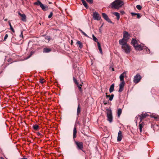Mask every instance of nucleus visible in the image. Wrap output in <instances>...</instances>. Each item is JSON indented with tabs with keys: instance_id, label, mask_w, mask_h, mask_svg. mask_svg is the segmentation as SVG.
Masks as SVG:
<instances>
[{
	"instance_id": "obj_1",
	"label": "nucleus",
	"mask_w": 159,
	"mask_h": 159,
	"mask_svg": "<svg viewBox=\"0 0 159 159\" xmlns=\"http://www.w3.org/2000/svg\"><path fill=\"white\" fill-rule=\"evenodd\" d=\"M77 129L75 127L74 128L73 131V138L75 144L76 146V148L78 150H83V143L82 142L76 141L75 140V138L77 136Z\"/></svg>"
},
{
	"instance_id": "obj_2",
	"label": "nucleus",
	"mask_w": 159,
	"mask_h": 159,
	"mask_svg": "<svg viewBox=\"0 0 159 159\" xmlns=\"http://www.w3.org/2000/svg\"><path fill=\"white\" fill-rule=\"evenodd\" d=\"M124 4L123 2L121 0H116L111 3V8L118 9Z\"/></svg>"
},
{
	"instance_id": "obj_3",
	"label": "nucleus",
	"mask_w": 159,
	"mask_h": 159,
	"mask_svg": "<svg viewBox=\"0 0 159 159\" xmlns=\"http://www.w3.org/2000/svg\"><path fill=\"white\" fill-rule=\"evenodd\" d=\"M135 49L137 50H142L146 49V53H150V50L146 47L143 46L141 45L137 44L134 47Z\"/></svg>"
},
{
	"instance_id": "obj_4",
	"label": "nucleus",
	"mask_w": 159,
	"mask_h": 159,
	"mask_svg": "<svg viewBox=\"0 0 159 159\" xmlns=\"http://www.w3.org/2000/svg\"><path fill=\"white\" fill-rule=\"evenodd\" d=\"M34 5H37L39 6L44 11H47L48 10V8L46 5H44L39 0H38L37 2L34 3Z\"/></svg>"
},
{
	"instance_id": "obj_5",
	"label": "nucleus",
	"mask_w": 159,
	"mask_h": 159,
	"mask_svg": "<svg viewBox=\"0 0 159 159\" xmlns=\"http://www.w3.org/2000/svg\"><path fill=\"white\" fill-rule=\"evenodd\" d=\"M107 120L111 123L112 121L113 117L112 116V111L111 110L108 109H107Z\"/></svg>"
},
{
	"instance_id": "obj_6",
	"label": "nucleus",
	"mask_w": 159,
	"mask_h": 159,
	"mask_svg": "<svg viewBox=\"0 0 159 159\" xmlns=\"http://www.w3.org/2000/svg\"><path fill=\"white\" fill-rule=\"evenodd\" d=\"M121 48L125 53L128 54L130 53V48L128 44L124 46H122Z\"/></svg>"
},
{
	"instance_id": "obj_7",
	"label": "nucleus",
	"mask_w": 159,
	"mask_h": 159,
	"mask_svg": "<svg viewBox=\"0 0 159 159\" xmlns=\"http://www.w3.org/2000/svg\"><path fill=\"white\" fill-rule=\"evenodd\" d=\"M141 79V75L139 74H137L135 75L134 78L133 82L135 84L138 83Z\"/></svg>"
},
{
	"instance_id": "obj_8",
	"label": "nucleus",
	"mask_w": 159,
	"mask_h": 159,
	"mask_svg": "<svg viewBox=\"0 0 159 159\" xmlns=\"http://www.w3.org/2000/svg\"><path fill=\"white\" fill-rule=\"evenodd\" d=\"M93 18L94 20H99L101 18L99 14L96 12H95L93 13Z\"/></svg>"
},
{
	"instance_id": "obj_9",
	"label": "nucleus",
	"mask_w": 159,
	"mask_h": 159,
	"mask_svg": "<svg viewBox=\"0 0 159 159\" xmlns=\"http://www.w3.org/2000/svg\"><path fill=\"white\" fill-rule=\"evenodd\" d=\"M127 39H124L123 38L119 41V43L120 45H122V46H124L125 45L127 44Z\"/></svg>"
},
{
	"instance_id": "obj_10",
	"label": "nucleus",
	"mask_w": 159,
	"mask_h": 159,
	"mask_svg": "<svg viewBox=\"0 0 159 159\" xmlns=\"http://www.w3.org/2000/svg\"><path fill=\"white\" fill-rule=\"evenodd\" d=\"M148 115L147 113H142L140 115H138V116L139 117L140 119V122H142V120L145 117H146Z\"/></svg>"
},
{
	"instance_id": "obj_11",
	"label": "nucleus",
	"mask_w": 159,
	"mask_h": 159,
	"mask_svg": "<svg viewBox=\"0 0 159 159\" xmlns=\"http://www.w3.org/2000/svg\"><path fill=\"white\" fill-rule=\"evenodd\" d=\"M127 71L124 72L120 76V79L121 82H125L124 80V77L126 76Z\"/></svg>"
},
{
	"instance_id": "obj_12",
	"label": "nucleus",
	"mask_w": 159,
	"mask_h": 159,
	"mask_svg": "<svg viewBox=\"0 0 159 159\" xmlns=\"http://www.w3.org/2000/svg\"><path fill=\"white\" fill-rule=\"evenodd\" d=\"M102 15L103 18L108 22L112 23V22L110 19L109 18L107 15L105 13H102Z\"/></svg>"
},
{
	"instance_id": "obj_13",
	"label": "nucleus",
	"mask_w": 159,
	"mask_h": 159,
	"mask_svg": "<svg viewBox=\"0 0 159 159\" xmlns=\"http://www.w3.org/2000/svg\"><path fill=\"white\" fill-rule=\"evenodd\" d=\"M125 84V82L123 81V82H120V85H119L120 88H119V89L118 91L119 92H121L123 91Z\"/></svg>"
},
{
	"instance_id": "obj_14",
	"label": "nucleus",
	"mask_w": 159,
	"mask_h": 159,
	"mask_svg": "<svg viewBox=\"0 0 159 159\" xmlns=\"http://www.w3.org/2000/svg\"><path fill=\"white\" fill-rule=\"evenodd\" d=\"M129 35L128 32L126 31H124L123 32V38L124 39H127V40H128L129 39Z\"/></svg>"
},
{
	"instance_id": "obj_15",
	"label": "nucleus",
	"mask_w": 159,
	"mask_h": 159,
	"mask_svg": "<svg viewBox=\"0 0 159 159\" xmlns=\"http://www.w3.org/2000/svg\"><path fill=\"white\" fill-rule=\"evenodd\" d=\"M18 14L21 17V20L24 22H25L26 20V16L25 14H21L20 12H18Z\"/></svg>"
},
{
	"instance_id": "obj_16",
	"label": "nucleus",
	"mask_w": 159,
	"mask_h": 159,
	"mask_svg": "<svg viewBox=\"0 0 159 159\" xmlns=\"http://www.w3.org/2000/svg\"><path fill=\"white\" fill-rule=\"evenodd\" d=\"M122 138V132L121 131H119L118 133V135L117 137V140L118 141L120 142Z\"/></svg>"
},
{
	"instance_id": "obj_17",
	"label": "nucleus",
	"mask_w": 159,
	"mask_h": 159,
	"mask_svg": "<svg viewBox=\"0 0 159 159\" xmlns=\"http://www.w3.org/2000/svg\"><path fill=\"white\" fill-rule=\"evenodd\" d=\"M131 43L134 47L138 44L137 40L135 39H132Z\"/></svg>"
},
{
	"instance_id": "obj_18",
	"label": "nucleus",
	"mask_w": 159,
	"mask_h": 159,
	"mask_svg": "<svg viewBox=\"0 0 159 159\" xmlns=\"http://www.w3.org/2000/svg\"><path fill=\"white\" fill-rule=\"evenodd\" d=\"M51 51L50 48H44L43 49V52L44 53H48L49 52Z\"/></svg>"
},
{
	"instance_id": "obj_19",
	"label": "nucleus",
	"mask_w": 159,
	"mask_h": 159,
	"mask_svg": "<svg viewBox=\"0 0 159 159\" xmlns=\"http://www.w3.org/2000/svg\"><path fill=\"white\" fill-rule=\"evenodd\" d=\"M81 111V108L80 107V104L79 103L77 109V115L78 116H79V114L80 113Z\"/></svg>"
},
{
	"instance_id": "obj_20",
	"label": "nucleus",
	"mask_w": 159,
	"mask_h": 159,
	"mask_svg": "<svg viewBox=\"0 0 159 159\" xmlns=\"http://www.w3.org/2000/svg\"><path fill=\"white\" fill-rule=\"evenodd\" d=\"M114 84H113L110 86L109 89V92L111 93L114 90Z\"/></svg>"
},
{
	"instance_id": "obj_21",
	"label": "nucleus",
	"mask_w": 159,
	"mask_h": 159,
	"mask_svg": "<svg viewBox=\"0 0 159 159\" xmlns=\"http://www.w3.org/2000/svg\"><path fill=\"white\" fill-rule=\"evenodd\" d=\"M144 125V123L143 122H142L141 123H139V128L140 130V132H142V128L143 126Z\"/></svg>"
},
{
	"instance_id": "obj_22",
	"label": "nucleus",
	"mask_w": 159,
	"mask_h": 159,
	"mask_svg": "<svg viewBox=\"0 0 159 159\" xmlns=\"http://www.w3.org/2000/svg\"><path fill=\"white\" fill-rule=\"evenodd\" d=\"M97 44H98V48L100 52L102 54V49L101 47L100 44L99 42H97Z\"/></svg>"
},
{
	"instance_id": "obj_23",
	"label": "nucleus",
	"mask_w": 159,
	"mask_h": 159,
	"mask_svg": "<svg viewBox=\"0 0 159 159\" xmlns=\"http://www.w3.org/2000/svg\"><path fill=\"white\" fill-rule=\"evenodd\" d=\"M82 4L84 5V6L86 8H88V7L87 5L86 2L84 0H81Z\"/></svg>"
},
{
	"instance_id": "obj_24",
	"label": "nucleus",
	"mask_w": 159,
	"mask_h": 159,
	"mask_svg": "<svg viewBox=\"0 0 159 159\" xmlns=\"http://www.w3.org/2000/svg\"><path fill=\"white\" fill-rule=\"evenodd\" d=\"M114 14L117 17V20H119L120 18V14L118 12H114Z\"/></svg>"
},
{
	"instance_id": "obj_25",
	"label": "nucleus",
	"mask_w": 159,
	"mask_h": 159,
	"mask_svg": "<svg viewBox=\"0 0 159 159\" xmlns=\"http://www.w3.org/2000/svg\"><path fill=\"white\" fill-rule=\"evenodd\" d=\"M78 30H79L80 31L82 34L85 36L88 37L89 38V37L86 34L84 31H83L81 29L79 28Z\"/></svg>"
},
{
	"instance_id": "obj_26",
	"label": "nucleus",
	"mask_w": 159,
	"mask_h": 159,
	"mask_svg": "<svg viewBox=\"0 0 159 159\" xmlns=\"http://www.w3.org/2000/svg\"><path fill=\"white\" fill-rule=\"evenodd\" d=\"M77 43L79 45V47L80 48H81L83 47V44L80 41H78Z\"/></svg>"
},
{
	"instance_id": "obj_27",
	"label": "nucleus",
	"mask_w": 159,
	"mask_h": 159,
	"mask_svg": "<svg viewBox=\"0 0 159 159\" xmlns=\"http://www.w3.org/2000/svg\"><path fill=\"white\" fill-rule=\"evenodd\" d=\"M8 23H9V25H10V30L13 32L14 33L15 32V30H14V29H13V28L12 27V26L11 23L10 22V21H9Z\"/></svg>"
},
{
	"instance_id": "obj_28",
	"label": "nucleus",
	"mask_w": 159,
	"mask_h": 159,
	"mask_svg": "<svg viewBox=\"0 0 159 159\" xmlns=\"http://www.w3.org/2000/svg\"><path fill=\"white\" fill-rule=\"evenodd\" d=\"M122 113V110L120 108H119L118 110L117 114L118 117H119Z\"/></svg>"
},
{
	"instance_id": "obj_29",
	"label": "nucleus",
	"mask_w": 159,
	"mask_h": 159,
	"mask_svg": "<svg viewBox=\"0 0 159 159\" xmlns=\"http://www.w3.org/2000/svg\"><path fill=\"white\" fill-rule=\"evenodd\" d=\"M92 37H93V40L95 42H97H97H98V39L94 35V34H92Z\"/></svg>"
},
{
	"instance_id": "obj_30",
	"label": "nucleus",
	"mask_w": 159,
	"mask_h": 159,
	"mask_svg": "<svg viewBox=\"0 0 159 159\" xmlns=\"http://www.w3.org/2000/svg\"><path fill=\"white\" fill-rule=\"evenodd\" d=\"M77 85L80 91L81 92L82 91V88H81V86H82V84H77Z\"/></svg>"
},
{
	"instance_id": "obj_31",
	"label": "nucleus",
	"mask_w": 159,
	"mask_h": 159,
	"mask_svg": "<svg viewBox=\"0 0 159 159\" xmlns=\"http://www.w3.org/2000/svg\"><path fill=\"white\" fill-rule=\"evenodd\" d=\"M33 129L35 130H37L39 128V126L37 125H35L33 126Z\"/></svg>"
},
{
	"instance_id": "obj_32",
	"label": "nucleus",
	"mask_w": 159,
	"mask_h": 159,
	"mask_svg": "<svg viewBox=\"0 0 159 159\" xmlns=\"http://www.w3.org/2000/svg\"><path fill=\"white\" fill-rule=\"evenodd\" d=\"M114 94H111L110 97H109V100L110 101H111L113 100V98L114 97Z\"/></svg>"
},
{
	"instance_id": "obj_33",
	"label": "nucleus",
	"mask_w": 159,
	"mask_h": 159,
	"mask_svg": "<svg viewBox=\"0 0 159 159\" xmlns=\"http://www.w3.org/2000/svg\"><path fill=\"white\" fill-rule=\"evenodd\" d=\"M45 39L46 40H47L48 42H49L51 40V38L49 36H47L45 37Z\"/></svg>"
},
{
	"instance_id": "obj_34",
	"label": "nucleus",
	"mask_w": 159,
	"mask_h": 159,
	"mask_svg": "<svg viewBox=\"0 0 159 159\" xmlns=\"http://www.w3.org/2000/svg\"><path fill=\"white\" fill-rule=\"evenodd\" d=\"M136 7L139 10H140L142 8L141 6L139 5H137Z\"/></svg>"
},
{
	"instance_id": "obj_35",
	"label": "nucleus",
	"mask_w": 159,
	"mask_h": 159,
	"mask_svg": "<svg viewBox=\"0 0 159 159\" xmlns=\"http://www.w3.org/2000/svg\"><path fill=\"white\" fill-rule=\"evenodd\" d=\"M52 15H53L52 12H51L50 13V14L48 16V18H51L52 17Z\"/></svg>"
},
{
	"instance_id": "obj_36",
	"label": "nucleus",
	"mask_w": 159,
	"mask_h": 159,
	"mask_svg": "<svg viewBox=\"0 0 159 159\" xmlns=\"http://www.w3.org/2000/svg\"><path fill=\"white\" fill-rule=\"evenodd\" d=\"M8 37V35L7 34H6L4 37L3 41H5L6 39H7Z\"/></svg>"
},
{
	"instance_id": "obj_37",
	"label": "nucleus",
	"mask_w": 159,
	"mask_h": 159,
	"mask_svg": "<svg viewBox=\"0 0 159 159\" xmlns=\"http://www.w3.org/2000/svg\"><path fill=\"white\" fill-rule=\"evenodd\" d=\"M73 80H74V82L76 84H79L77 82V80L76 79H75L74 77L73 78Z\"/></svg>"
},
{
	"instance_id": "obj_38",
	"label": "nucleus",
	"mask_w": 159,
	"mask_h": 159,
	"mask_svg": "<svg viewBox=\"0 0 159 159\" xmlns=\"http://www.w3.org/2000/svg\"><path fill=\"white\" fill-rule=\"evenodd\" d=\"M87 1L90 3H92L93 2V0H86Z\"/></svg>"
},
{
	"instance_id": "obj_39",
	"label": "nucleus",
	"mask_w": 159,
	"mask_h": 159,
	"mask_svg": "<svg viewBox=\"0 0 159 159\" xmlns=\"http://www.w3.org/2000/svg\"><path fill=\"white\" fill-rule=\"evenodd\" d=\"M20 38H23V31H21V34L20 35Z\"/></svg>"
},
{
	"instance_id": "obj_40",
	"label": "nucleus",
	"mask_w": 159,
	"mask_h": 159,
	"mask_svg": "<svg viewBox=\"0 0 159 159\" xmlns=\"http://www.w3.org/2000/svg\"><path fill=\"white\" fill-rule=\"evenodd\" d=\"M131 14L132 16H134L135 15H137V13H135L134 12H131Z\"/></svg>"
},
{
	"instance_id": "obj_41",
	"label": "nucleus",
	"mask_w": 159,
	"mask_h": 159,
	"mask_svg": "<svg viewBox=\"0 0 159 159\" xmlns=\"http://www.w3.org/2000/svg\"><path fill=\"white\" fill-rule=\"evenodd\" d=\"M44 79H40V82L42 84H43L44 82Z\"/></svg>"
},
{
	"instance_id": "obj_42",
	"label": "nucleus",
	"mask_w": 159,
	"mask_h": 159,
	"mask_svg": "<svg viewBox=\"0 0 159 159\" xmlns=\"http://www.w3.org/2000/svg\"><path fill=\"white\" fill-rule=\"evenodd\" d=\"M137 16L138 18H140L141 17L140 14L139 13H137Z\"/></svg>"
},
{
	"instance_id": "obj_43",
	"label": "nucleus",
	"mask_w": 159,
	"mask_h": 159,
	"mask_svg": "<svg viewBox=\"0 0 159 159\" xmlns=\"http://www.w3.org/2000/svg\"><path fill=\"white\" fill-rule=\"evenodd\" d=\"M106 97H107V98H109V97H110V95H107V93H106Z\"/></svg>"
},
{
	"instance_id": "obj_44",
	"label": "nucleus",
	"mask_w": 159,
	"mask_h": 159,
	"mask_svg": "<svg viewBox=\"0 0 159 159\" xmlns=\"http://www.w3.org/2000/svg\"><path fill=\"white\" fill-rule=\"evenodd\" d=\"M20 159H27V158H25L24 157H23V158H21Z\"/></svg>"
},
{
	"instance_id": "obj_45",
	"label": "nucleus",
	"mask_w": 159,
	"mask_h": 159,
	"mask_svg": "<svg viewBox=\"0 0 159 159\" xmlns=\"http://www.w3.org/2000/svg\"><path fill=\"white\" fill-rule=\"evenodd\" d=\"M152 117H153V118H154L155 119H157V117H155V116H152Z\"/></svg>"
},
{
	"instance_id": "obj_46",
	"label": "nucleus",
	"mask_w": 159,
	"mask_h": 159,
	"mask_svg": "<svg viewBox=\"0 0 159 159\" xmlns=\"http://www.w3.org/2000/svg\"><path fill=\"white\" fill-rule=\"evenodd\" d=\"M0 159H4L3 157H0Z\"/></svg>"
},
{
	"instance_id": "obj_47",
	"label": "nucleus",
	"mask_w": 159,
	"mask_h": 159,
	"mask_svg": "<svg viewBox=\"0 0 159 159\" xmlns=\"http://www.w3.org/2000/svg\"><path fill=\"white\" fill-rule=\"evenodd\" d=\"M99 31L101 33V30L100 29H99Z\"/></svg>"
},
{
	"instance_id": "obj_48",
	"label": "nucleus",
	"mask_w": 159,
	"mask_h": 159,
	"mask_svg": "<svg viewBox=\"0 0 159 159\" xmlns=\"http://www.w3.org/2000/svg\"><path fill=\"white\" fill-rule=\"evenodd\" d=\"M104 104H105V105H106V104H107V102H104Z\"/></svg>"
},
{
	"instance_id": "obj_49",
	"label": "nucleus",
	"mask_w": 159,
	"mask_h": 159,
	"mask_svg": "<svg viewBox=\"0 0 159 159\" xmlns=\"http://www.w3.org/2000/svg\"><path fill=\"white\" fill-rule=\"evenodd\" d=\"M7 19H6L4 20L5 21H7Z\"/></svg>"
},
{
	"instance_id": "obj_50",
	"label": "nucleus",
	"mask_w": 159,
	"mask_h": 159,
	"mask_svg": "<svg viewBox=\"0 0 159 159\" xmlns=\"http://www.w3.org/2000/svg\"><path fill=\"white\" fill-rule=\"evenodd\" d=\"M112 71H114V68H112Z\"/></svg>"
},
{
	"instance_id": "obj_51",
	"label": "nucleus",
	"mask_w": 159,
	"mask_h": 159,
	"mask_svg": "<svg viewBox=\"0 0 159 159\" xmlns=\"http://www.w3.org/2000/svg\"><path fill=\"white\" fill-rule=\"evenodd\" d=\"M31 54L28 57V58H29V57H30V56H31Z\"/></svg>"
},
{
	"instance_id": "obj_52",
	"label": "nucleus",
	"mask_w": 159,
	"mask_h": 159,
	"mask_svg": "<svg viewBox=\"0 0 159 159\" xmlns=\"http://www.w3.org/2000/svg\"><path fill=\"white\" fill-rule=\"evenodd\" d=\"M49 4H51V3H52V2H49Z\"/></svg>"
},
{
	"instance_id": "obj_53",
	"label": "nucleus",
	"mask_w": 159,
	"mask_h": 159,
	"mask_svg": "<svg viewBox=\"0 0 159 159\" xmlns=\"http://www.w3.org/2000/svg\"><path fill=\"white\" fill-rule=\"evenodd\" d=\"M38 134H39V135H40V133H38Z\"/></svg>"
},
{
	"instance_id": "obj_54",
	"label": "nucleus",
	"mask_w": 159,
	"mask_h": 159,
	"mask_svg": "<svg viewBox=\"0 0 159 159\" xmlns=\"http://www.w3.org/2000/svg\"><path fill=\"white\" fill-rule=\"evenodd\" d=\"M137 118V119L138 118V117H137V116L135 118Z\"/></svg>"
},
{
	"instance_id": "obj_55",
	"label": "nucleus",
	"mask_w": 159,
	"mask_h": 159,
	"mask_svg": "<svg viewBox=\"0 0 159 159\" xmlns=\"http://www.w3.org/2000/svg\"><path fill=\"white\" fill-rule=\"evenodd\" d=\"M72 42H73V41H72V40H71V43H72Z\"/></svg>"
},
{
	"instance_id": "obj_56",
	"label": "nucleus",
	"mask_w": 159,
	"mask_h": 159,
	"mask_svg": "<svg viewBox=\"0 0 159 159\" xmlns=\"http://www.w3.org/2000/svg\"><path fill=\"white\" fill-rule=\"evenodd\" d=\"M103 26V25H102V26H101V27H102Z\"/></svg>"
}]
</instances>
